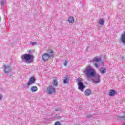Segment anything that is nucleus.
I'll use <instances>...</instances> for the list:
<instances>
[{"label": "nucleus", "instance_id": "nucleus-1", "mask_svg": "<svg viewBox=\"0 0 125 125\" xmlns=\"http://www.w3.org/2000/svg\"><path fill=\"white\" fill-rule=\"evenodd\" d=\"M84 73L86 78H89L95 77V70L92 68L90 65H88L84 69Z\"/></svg>", "mask_w": 125, "mask_h": 125}, {"label": "nucleus", "instance_id": "nucleus-2", "mask_svg": "<svg viewBox=\"0 0 125 125\" xmlns=\"http://www.w3.org/2000/svg\"><path fill=\"white\" fill-rule=\"evenodd\" d=\"M22 61H25L26 63L31 64L33 62V55L30 54H25L21 56Z\"/></svg>", "mask_w": 125, "mask_h": 125}, {"label": "nucleus", "instance_id": "nucleus-3", "mask_svg": "<svg viewBox=\"0 0 125 125\" xmlns=\"http://www.w3.org/2000/svg\"><path fill=\"white\" fill-rule=\"evenodd\" d=\"M54 55H53V51L49 50L48 51V53H44L42 56V60L43 61H47L50 57H53Z\"/></svg>", "mask_w": 125, "mask_h": 125}, {"label": "nucleus", "instance_id": "nucleus-4", "mask_svg": "<svg viewBox=\"0 0 125 125\" xmlns=\"http://www.w3.org/2000/svg\"><path fill=\"white\" fill-rule=\"evenodd\" d=\"M77 82L78 86V89H79V90H81V91L83 92V89L85 88V86H84V85L83 83V79L79 77L77 78Z\"/></svg>", "mask_w": 125, "mask_h": 125}, {"label": "nucleus", "instance_id": "nucleus-5", "mask_svg": "<svg viewBox=\"0 0 125 125\" xmlns=\"http://www.w3.org/2000/svg\"><path fill=\"white\" fill-rule=\"evenodd\" d=\"M3 71L4 74L8 75L12 71V68L10 65H4L3 66Z\"/></svg>", "mask_w": 125, "mask_h": 125}, {"label": "nucleus", "instance_id": "nucleus-6", "mask_svg": "<svg viewBox=\"0 0 125 125\" xmlns=\"http://www.w3.org/2000/svg\"><path fill=\"white\" fill-rule=\"evenodd\" d=\"M55 88H54L53 86H49L47 88V93H48V94H53V93H55Z\"/></svg>", "mask_w": 125, "mask_h": 125}, {"label": "nucleus", "instance_id": "nucleus-7", "mask_svg": "<svg viewBox=\"0 0 125 125\" xmlns=\"http://www.w3.org/2000/svg\"><path fill=\"white\" fill-rule=\"evenodd\" d=\"M35 82H36V78L35 77H32L29 79V81L27 83V85L28 86L32 85V84H34V83H35Z\"/></svg>", "mask_w": 125, "mask_h": 125}, {"label": "nucleus", "instance_id": "nucleus-8", "mask_svg": "<svg viewBox=\"0 0 125 125\" xmlns=\"http://www.w3.org/2000/svg\"><path fill=\"white\" fill-rule=\"evenodd\" d=\"M120 42L125 46V31L123 33L120 37Z\"/></svg>", "mask_w": 125, "mask_h": 125}, {"label": "nucleus", "instance_id": "nucleus-9", "mask_svg": "<svg viewBox=\"0 0 125 125\" xmlns=\"http://www.w3.org/2000/svg\"><path fill=\"white\" fill-rule=\"evenodd\" d=\"M101 77V75L97 74L95 75V80L93 81L94 83H98L99 82H100V77Z\"/></svg>", "mask_w": 125, "mask_h": 125}, {"label": "nucleus", "instance_id": "nucleus-10", "mask_svg": "<svg viewBox=\"0 0 125 125\" xmlns=\"http://www.w3.org/2000/svg\"><path fill=\"white\" fill-rule=\"evenodd\" d=\"M99 72L100 74H102V75H104L107 73V69L104 67H102L100 69Z\"/></svg>", "mask_w": 125, "mask_h": 125}, {"label": "nucleus", "instance_id": "nucleus-11", "mask_svg": "<svg viewBox=\"0 0 125 125\" xmlns=\"http://www.w3.org/2000/svg\"><path fill=\"white\" fill-rule=\"evenodd\" d=\"M69 81H70V76L68 75H66L63 79V83L66 84L69 83Z\"/></svg>", "mask_w": 125, "mask_h": 125}, {"label": "nucleus", "instance_id": "nucleus-12", "mask_svg": "<svg viewBox=\"0 0 125 125\" xmlns=\"http://www.w3.org/2000/svg\"><path fill=\"white\" fill-rule=\"evenodd\" d=\"M101 61V58H97V57H95L94 58L93 60H91V63H95V62H100Z\"/></svg>", "mask_w": 125, "mask_h": 125}, {"label": "nucleus", "instance_id": "nucleus-13", "mask_svg": "<svg viewBox=\"0 0 125 125\" xmlns=\"http://www.w3.org/2000/svg\"><path fill=\"white\" fill-rule=\"evenodd\" d=\"M67 21L68 22H69L70 24H73V23L75 22L74 17L70 16L68 18Z\"/></svg>", "mask_w": 125, "mask_h": 125}, {"label": "nucleus", "instance_id": "nucleus-14", "mask_svg": "<svg viewBox=\"0 0 125 125\" xmlns=\"http://www.w3.org/2000/svg\"><path fill=\"white\" fill-rule=\"evenodd\" d=\"M85 95H86V96H89L90 94H91V90H90V89H86L85 92Z\"/></svg>", "mask_w": 125, "mask_h": 125}, {"label": "nucleus", "instance_id": "nucleus-15", "mask_svg": "<svg viewBox=\"0 0 125 125\" xmlns=\"http://www.w3.org/2000/svg\"><path fill=\"white\" fill-rule=\"evenodd\" d=\"M30 90L32 92H36V91H38V87L36 86H33L31 87Z\"/></svg>", "mask_w": 125, "mask_h": 125}, {"label": "nucleus", "instance_id": "nucleus-16", "mask_svg": "<svg viewBox=\"0 0 125 125\" xmlns=\"http://www.w3.org/2000/svg\"><path fill=\"white\" fill-rule=\"evenodd\" d=\"M104 23H105V21L104 20V19L102 18L99 19V24H100V25H104Z\"/></svg>", "mask_w": 125, "mask_h": 125}, {"label": "nucleus", "instance_id": "nucleus-17", "mask_svg": "<svg viewBox=\"0 0 125 125\" xmlns=\"http://www.w3.org/2000/svg\"><path fill=\"white\" fill-rule=\"evenodd\" d=\"M116 94V91L115 90H111L109 92V96H114Z\"/></svg>", "mask_w": 125, "mask_h": 125}, {"label": "nucleus", "instance_id": "nucleus-18", "mask_svg": "<svg viewBox=\"0 0 125 125\" xmlns=\"http://www.w3.org/2000/svg\"><path fill=\"white\" fill-rule=\"evenodd\" d=\"M57 84H58L57 81L56 80V79H54L53 81V85H55V86H57Z\"/></svg>", "mask_w": 125, "mask_h": 125}, {"label": "nucleus", "instance_id": "nucleus-19", "mask_svg": "<svg viewBox=\"0 0 125 125\" xmlns=\"http://www.w3.org/2000/svg\"><path fill=\"white\" fill-rule=\"evenodd\" d=\"M6 3V1L5 0H2L1 1V5H3L4 4H5V3Z\"/></svg>", "mask_w": 125, "mask_h": 125}, {"label": "nucleus", "instance_id": "nucleus-20", "mask_svg": "<svg viewBox=\"0 0 125 125\" xmlns=\"http://www.w3.org/2000/svg\"><path fill=\"white\" fill-rule=\"evenodd\" d=\"M94 65L95 67L97 68V69H98V68H99V66H98V64H97V63L94 62Z\"/></svg>", "mask_w": 125, "mask_h": 125}, {"label": "nucleus", "instance_id": "nucleus-21", "mask_svg": "<svg viewBox=\"0 0 125 125\" xmlns=\"http://www.w3.org/2000/svg\"><path fill=\"white\" fill-rule=\"evenodd\" d=\"M67 64H68V61L65 60L64 63V66H67Z\"/></svg>", "mask_w": 125, "mask_h": 125}, {"label": "nucleus", "instance_id": "nucleus-22", "mask_svg": "<svg viewBox=\"0 0 125 125\" xmlns=\"http://www.w3.org/2000/svg\"><path fill=\"white\" fill-rule=\"evenodd\" d=\"M30 44H31V45H35V44H37V42H31L30 43Z\"/></svg>", "mask_w": 125, "mask_h": 125}, {"label": "nucleus", "instance_id": "nucleus-23", "mask_svg": "<svg viewBox=\"0 0 125 125\" xmlns=\"http://www.w3.org/2000/svg\"><path fill=\"white\" fill-rule=\"evenodd\" d=\"M3 96L1 94H0V100H1L2 99Z\"/></svg>", "mask_w": 125, "mask_h": 125}, {"label": "nucleus", "instance_id": "nucleus-24", "mask_svg": "<svg viewBox=\"0 0 125 125\" xmlns=\"http://www.w3.org/2000/svg\"><path fill=\"white\" fill-rule=\"evenodd\" d=\"M87 117L88 118H90L91 117V115L88 116Z\"/></svg>", "mask_w": 125, "mask_h": 125}, {"label": "nucleus", "instance_id": "nucleus-25", "mask_svg": "<svg viewBox=\"0 0 125 125\" xmlns=\"http://www.w3.org/2000/svg\"><path fill=\"white\" fill-rule=\"evenodd\" d=\"M1 17H0V19H1Z\"/></svg>", "mask_w": 125, "mask_h": 125}, {"label": "nucleus", "instance_id": "nucleus-26", "mask_svg": "<svg viewBox=\"0 0 125 125\" xmlns=\"http://www.w3.org/2000/svg\"><path fill=\"white\" fill-rule=\"evenodd\" d=\"M56 111H58V109H56Z\"/></svg>", "mask_w": 125, "mask_h": 125}, {"label": "nucleus", "instance_id": "nucleus-27", "mask_svg": "<svg viewBox=\"0 0 125 125\" xmlns=\"http://www.w3.org/2000/svg\"><path fill=\"white\" fill-rule=\"evenodd\" d=\"M122 125H125V124H123Z\"/></svg>", "mask_w": 125, "mask_h": 125}]
</instances>
